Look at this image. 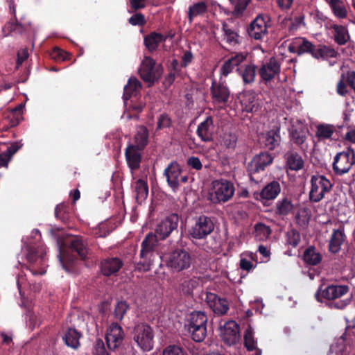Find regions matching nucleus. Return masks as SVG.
<instances>
[{"mask_svg": "<svg viewBox=\"0 0 355 355\" xmlns=\"http://www.w3.org/2000/svg\"><path fill=\"white\" fill-rule=\"evenodd\" d=\"M59 259L62 268L67 272H72V263L73 256L72 252H76L82 259H85L87 254V249L83 241L76 236H66L63 239H58Z\"/></svg>", "mask_w": 355, "mask_h": 355, "instance_id": "obj_1", "label": "nucleus"}, {"mask_svg": "<svg viewBox=\"0 0 355 355\" xmlns=\"http://www.w3.org/2000/svg\"><path fill=\"white\" fill-rule=\"evenodd\" d=\"M235 193L234 184L225 179L212 181L208 191V200L213 204L225 203L229 201Z\"/></svg>", "mask_w": 355, "mask_h": 355, "instance_id": "obj_2", "label": "nucleus"}, {"mask_svg": "<svg viewBox=\"0 0 355 355\" xmlns=\"http://www.w3.org/2000/svg\"><path fill=\"white\" fill-rule=\"evenodd\" d=\"M291 53L301 55L304 53H311L314 58H324L329 54L334 56L335 52L326 46H321L315 49L313 44L304 37H295L291 40L288 46Z\"/></svg>", "mask_w": 355, "mask_h": 355, "instance_id": "obj_3", "label": "nucleus"}, {"mask_svg": "<svg viewBox=\"0 0 355 355\" xmlns=\"http://www.w3.org/2000/svg\"><path fill=\"white\" fill-rule=\"evenodd\" d=\"M207 316L205 312H192L188 319V329L196 342L202 341L207 336Z\"/></svg>", "mask_w": 355, "mask_h": 355, "instance_id": "obj_4", "label": "nucleus"}, {"mask_svg": "<svg viewBox=\"0 0 355 355\" xmlns=\"http://www.w3.org/2000/svg\"><path fill=\"white\" fill-rule=\"evenodd\" d=\"M163 259L166 266L173 272L187 270L191 264V257L184 249L174 250L166 254Z\"/></svg>", "mask_w": 355, "mask_h": 355, "instance_id": "obj_5", "label": "nucleus"}, {"mask_svg": "<svg viewBox=\"0 0 355 355\" xmlns=\"http://www.w3.org/2000/svg\"><path fill=\"white\" fill-rule=\"evenodd\" d=\"M310 184L309 199L313 202L322 200L331 191L333 187L331 181L320 174L311 175Z\"/></svg>", "mask_w": 355, "mask_h": 355, "instance_id": "obj_6", "label": "nucleus"}, {"mask_svg": "<svg viewBox=\"0 0 355 355\" xmlns=\"http://www.w3.org/2000/svg\"><path fill=\"white\" fill-rule=\"evenodd\" d=\"M157 245V240L153 234H148L141 243L140 257L144 259L137 263L136 269L141 272L148 271L153 261V250Z\"/></svg>", "mask_w": 355, "mask_h": 355, "instance_id": "obj_7", "label": "nucleus"}, {"mask_svg": "<svg viewBox=\"0 0 355 355\" xmlns=\"http://www.w3.org/2000/svg\"><path fill=\"white\" fill-rule=\"evenodd\" d=\"M153 330L148 324H139L135 327L133 339L141 350L148 352L153 349Z\"/></svg>", "mask_w": 355, "mask_h": 355, "instance_id": "obj_8", "label": "nucleus"}, {"mask_svg": "<svg viewBox=\"0 0 355 355\" xmlns=\"http://www.w3.org/2000/svg\"><path fill=\"white\" fill-rule=\"evenodd\" d=\"M214 228V225L210 218L200 216L189 229V236L194 239H203L212 232Z\"/></svg>", "mask_w": 355, "mask_h": 355, "instance_id": "obj_9", "label": "nucleus"}, {"mask_svg": "<svg viewBox=\"0 0 355 355\" xmlns=\"http://www.w3.org/2000/svg\"><path fill=\"white\" fill-rule=\"evenodd\" d=\"M355 163V153L352 149L336 154L333 162V170L338 175H342L349 171Z\"/></svg>", "mask_w": 355, "mask_h": 355, "instance_id": "obj_10", "label": "nucleus"}, {"mask_svg": "<svg viewBox=\"0 0 355 355\" xmlns=\"http://www.w3.org/2000/svg\"><path fill=\"white\" fill-rule=\"evenodd\" d=\"M139 71L141 78L149 85L154 83L162 73V67L156 66L155 61L150 57L144 58Z\"/></svg>", "mask_w": 355, "mask_h": 355, "instance_id": "obj_11", "label": "nucleus"}, {"mask_svg": "<svg viewBox=\"0 0 355 355\" xmlns=\"http://www.w3.org/2000/svg\"><path fill=\"white\" fill-rule=\"evenodd\" d=\"M168 184L175 191L179 189L181 183L187 182L188 177L182 175L180 166L177 162H171L164 170Z\"/></svg>", "mask_w": 355, "mask_h": 355, "instance_id": "obj_12", "label": "nucleus"}, {"mask_svg": "<svg viewBox=\"0 0 355 355\" xmlns=\"http://www.w3.org/2000/svg\"><path fill=\"white\" fill-rule=\"evenodd\" d=\"M124 337L125 333L119 324L112 323L108 326L105 334V340L110 349L114 350L120 347Z\"/></svg>", "mask_w": 355, "mask_h": 355, "instance_id": "obj_13", "label": "nucleus"}, {"mask_svg": "<svg viewBox=\"0 0 355 355\" xmlns=\"http://www.w3.org/2000/svg\"><path fill=\"white\" fill-rule=\"evenodd\" d=\"M178 220V215L174 214L161 220L155 228L156 234H153L155 236L156 240L157 241V237L160 239H164L168 237L177 228Z\"/></svg>", "mask_w": 355, "mask_h": 355, "instance_id": "obj_14", "label": "nucleus"}, {"mask_svg": "<svg viewBox=\"0 0 355 355\" xmlns=\"http://www.w3.org/2000/svg\"><path fill=\"white\" fill-rule=\"evenodd\" d=\"M349 291L347 286L330 285L324 288H320L315 293V298L319 302L323 300H332L340 298Z\"/></svg>", "mask_w": 355, "mask_h": 355, "instance_id": "obj_15", "label": "nucleus"}, {"mask_svg": "<svg viewBox=\"0 0 355 355\" xmlns=\"http://www.w3.org/2000/svg\"><path fill=\"white\" fill-rule=\"evenodd\" d=\"M220 337L228 345L236 344L240 338L239 325L236 322L230 320L220 328Z\"/></svg>", "mask_w": 355, "mask_h": 355, "instance_id": "obj_16", "label": "nucleus"}, {"mask_svg": "<svg viewBox=\"0 0 355 355\" xmlns=\"http://www.w3.org/2000/svg\"><path fill=\"white\" fill-rule=\"evenodd\" d=\"M269 18L263 15H258L250 24L248 33L255 40H260L268 33V23Z\"/></svg>", "mask_w": 355, "mask_h": 355, "instance_id": "obj_17", "label": "nucleus"}, {"mask_svg": "<svg viewBox=\"0 0 355 355\" xmlns=\"http://www.w3.org/2000/svg\"><path fill=\"white\" fill-rule=\"evenodd\" d=\"M211 94L212 101L216 105L222 107L229 101L230 90L228 87L223 83L213 82L211 87Z\"/></svg>", "mask_w": 355, "mask_h": 355, "instance_id": "obj_18", "label": "nucleus"}, {"mask_svg": "<svg viewBox=\"0 0 355 355\" xmlns=\"http://www.w3.org/2000/svg\"><path fill=\"white\" fill-rule=\"evenodd\" d=\"M281 63L275 58H270L259 69V75L265 81H270L280 72Z\"/></svg>", "mask_w": 355, "mask_h": 355, "instance_id": "obj_19", "label": "nucleus"}, {"mask_svg": "<svg viewBox=\"0 0 355 355\" xmlns=\"http://www.w3.org/2000/svg\"><path fill=\"white\" fill-rule=\"evenodd\" d=\"M205 302L209 308L218 315H223L229 309V303L225 299L218 297L212 293H206Z\"/></svg>", "mask_w": 355, "mask_h": 355, "instance_id": "obj_20", "label": "nucleus"}, {"mask_svg": "<svg viewBox=\"0 0 355 355\" xmlns=\"http://www.w3.org/2000/svg\"><path fill=\"white\" fill-rule=\"evenodd\" d=\"M272 162V157L268 153H260L254 157L249 164V171L251 173H258L263 171L265 167L270 164Z\"/></svg>", "mask_w": 355, "mask_h": 355, "instance_id": "obj_21", "label": "nucleus"}, {"mask_svg": "<svg viewBox=\"0 0 355 355\" xmlns=\"http://www.w3.org/2000/svg\"><path fill=\"white\" fill-rule=\"evenodd\" d=\"M135 145H129L125 150V158L128 165L131 171L139 168L141 159V150Z\"/></svg>", "mask_w": 355, "mask_h": 355, "instance_id": "obj_22", "label": "nucleus"}, {"mask_svg": "<svg viewBox=\"0 0 355 355\" xmlns=\"http://www.w3.org/2000/svg\"><path fill=\"white\" fill-rule=\"evenodd\" d=\"M236 71L245 85H250L254 82L257 75V67L254 64L248 63L241 65Z\"/></svg>", "mask_w": 355, "mask_h": 355, "instance_id": "obj_23", "label": "nucleus"}, {"mask_svg": "<svg viewBox=\"0 0 355 355\" xmlns=\"http://www.w3.org/2000/svg\"><path fill=\"white\" fill-rule=\"evenodd\" d=\"M141 88V83L136 78H130L124 87L123 101L124 105L128 106V99L136 98Z\"/></svg>", "mask_w": 355, "mask_h": 355, "instance_id": "obj_24", "label": "nucleus"}, {"mask_svg": "<svg viewBox=\"0 0 355 355\" xmlns=\"http://www.w3.org/2000/svg\"><path fill=\"white\" fill-rule=\"evenodd\" d=\"M214 129L213 120L211 117L207 116L204 121L199 124L197 133L202 141H209L212 139Z\"/></svg>", "mask_w": 355, "mask_h": 355, "instance_id": "obj_25", "label": "nucleus"}, {"mask_svg": "<svg viewBox=\"0 0 355 355\" xmlns=\"http://www.w3.org/2000/svg\"><path fill=\"white\" fill-rule=\"evenodd\" d=\"M315 137L319 141L332 140L336 130L334 125L329 123H320L315 126Z\"/></svg>", "mask_w": 355, "mask_h": 355, "instance_id": "obj_26", "label": "nucleus"}, {"mask_svg": "<svg viewBox=\"0 0 355 355\" xmlns=\"http://www.w3.org/2000/svg\"><path fill=\"white\" fill-rule=\"evenodd\" d=\"M122 266L123 263L119 258H110L102 261L101 269L103 275L110 276L117 272Z\"/></svg>", "mask_w": 355, "mask_h": 355, "instance_id": "obj_27", "label": "nucleus"}, {"mask_svg": "<svg viewBox=\"0 0 355 355\" xmlns=\"http://www.w3.org/2000/svg\"><path fill=\"white\" fill-rule=\"evenodd\" d=\"M144 104L141 102H137L136 98L128 99V106H125V111L122 116L123 119L138 118V114L142 111Z\"/></svg>", "mask_w": 355, "mask_h": 355, "instance_id": "obj_28", "label": "nucleus"}, {"mask_svg": "<svg viewBox=\"0 0 355 355\" xmlns=\"http://www.w3.org/2000/svg\"><path fill=\"white\" fill-rule=\"evenodd\" d=\"M240 257V268L243 270L250 271L259 263L257 255L252 252H244Z\"/></svg>", "mask_w": 355, "mask_h": 355, "instance_id": "obj_29", "label": "nucleus"}, {"mask_svg": "<svg viewBox=\"0 0 355 355\" xmlns=\"http://www.w3.org/2000/svg\"><path fill=\"white\" fill-rule=\"evenodd\" d=\"M26 250L27 259L31 263L36 262L37 259H40L41 262L44 260L46 250L43 245H40L36 248L35 245L30 242L26 245Z\"/></svg>", "mask_w": 355, "mask_h": 355, "instance_id": "obj_30", "label": "nucleus"}, {"mask_svg": "<svg viewBox=\"0 0 355 355\" xmlns=\"http://www.w3.org/2000/svg\"><path fill=\"white\" fill-rule=\"evenodd\" d=\"M281 188L279 182L273 181L267 184L261 191V198L266 200L275 199L280 193Z\"/></svg>", "mask_w": 355, "mask_h": 355, "instance_id": "obj_31", "label": "nucleus"}, {"mask_svg": "<svg viewBox=\"0 0 355 355\" xmlns=\"http://www.w3.org/2000/svg\"><path fill=\"white\" fill-rule=\"evenodd\" d=\"M18 143H13L7 150L0 154V166L8 167L9 162L11 160L14 154L21 148Z\"/></svg>", "mask_w": 355, "mask_h": 355, "instance_id": "obj_32", "label": "nucleus"}, {"mask_svg": "<svg viewBox=\"0 0 355 355\" xmlns=\"http://www.w3.org/2000/svg\"><path fill=\"white\" fill-rule=\"evenodd\" d=\"M80 334L76 329H69L65 333L63 339L67 346L73 349H77L80 345Z\"/></svg>", "mask_w": 355, "mask_h": 355, "instance_id": "obj_33", "label": "nucleus"}, {"mask_svg": "<svg viewBox=\"0 0 355 355\" xmlns=\"http://www.w3.org/2000/svg\"><path fill=\"white\" fill-rule=\"evenodd\" d=\"M293 209V205L291 200L284 198L278 200L276 203V214L279 216H285L289 214Z\"/></svg>", "mask_w": 355, "mask_h": 355, "instance_id": "obj_34", "label": "nucleus"}, {"mask_svg": "<svg viewBox=\"0 0 355 355\" xmlns=\"http://www.w3.org/2000/svg\"><path fill=\"white\" fill-rule=\"evenodd\" d=\"M332 28L334 31V38L339 44H345L349 39V35L347 28L344 26L333 24Z\"/></svg>", "mask_w": 355, "mask_h": 355, "instance_id": "obj_35", "label": "nucleus"}, {"mask_svg": "<svg viewBox=\"0 0 355 355\" xmlns=\"http://www.w3.org/2000/svg\"><path fill=\"white\" fill-rule=\"evenodd\" d=\"M334 15L338 19H345L347 12L346 7L340 0H327Z\"/></svg>", "mask_w": 355, "mask_h": 355, "instance_id": "obj_36", "label": "nucleus"}, {"mask_svg": "<svg viewBox=\"0 0 355 355\" xmlns=\"http://www.w3.org/2000/svg\"><path fill=\"white\" fill-rule=\"evenodd\" d=\"M343 232L340 230H334L329 242V250L333 253H336L340 249L343 241Z\"/></svg>", "mask_w": 355, "mask_h": 355, "instance_id": "obj_37", "label": "nucleus"}, {"mask_svg": "<svg viewBox=\"0 0 355 355\" xmlns=\"http://www.w3.org/2000/svg\"><path fill=\"white\" fill-rule=\"evenodd\" d=\"M164 40L165 37L162 35L154 32L145 37L144 44L150 51H153Z\"/></svg>", "mask_w": 355, "mask_h": 355, "instance_id": "obj_38", "label": "nucleus"}, {"mask_svg": "<svg viewBox=\"0 0 355 355\" xmlns=\"http://www.w3.org/2000/svg\"><path fill=\"white\" fill-rule=\"evenodd\" d=\"M286 164L289 169L292 171H299L303 168L304 161L300 155L295 153H291L287 156Z\"/></svg>", "mask_w": 355, "mask_h": 355, "instance_id": "obj_39", "label": "nucleus"}, {"mask_svg": "<svg viewBox=\"0 0 355 355\" xmlns=\"http://www.w3.org/2000/svg\"><path fill=\"white\" fill-rule=\"evenodd\" d=\"M207 8V4L203 1L198 2L189 6L188 10L189 23L192 22L194 17L203 15L206 12Z\"/></svg>", "mask_w": 355, "mask_h": 355, "instance_id": "obj_40", "label": "nucleus"}, {"mask_svg": "<svg viewBox=\"0 0 355 355\" xmlns=\"http://www.w3.org/2000/svg\"><path fill=\"white\" fill-rule=\"evenodd\" d=\"M198 285V280L196 278L184 279L180 284L178 290L185 295H191L194 288Z\"/></svg>", "mask_w": 355, "mask_h": 355, "instance_id": "obj_41", "label": "nucleus"}, {"mask_svg": "<svg viewBox=\"0 0 355 355\" xmlns=\"http://www.w3.org/2000/svg\"><path fill=\"white\" fill-rule=\"evenodd\" d=\"M136 198L137 202H141L148 196V187L146 182L142 180H138L135 184Z\"/></svg>", "mask_w": 355, "mask_h": 355, "instance_id": "obj_42", "label": "nucleus"}, {"mask_svg": "<svg viewBox=\"0 0 355 355\" xmlns=\"http://www.w3.org/2000/svg\"><path fill=\"white\" fill-rule=\"evenodd\" d=\"M263 139L265 146L273 150L279 144V136L275 130H270L264 135Z\"/></svg>", "mask_w": 355, "mask_h": 355, "instance_id": "obj_43", "label": "nucleus"}, {"mask_svg": "<svg viewBox=\"0 0 355 355\" xmlns=\"http://www.w3.org/2000/svg\"><path fill=\"white\" fill-rule=\"evenodd\" d=\"M304 261L310 265H316L321 261V255L313 248H307L303 256Z\"/></svg>", "mask_w": 355, "mask_h": 355, "instance_id": "obj_44", "label": "nucleus"}, {"mask_svg": "<svg viewBox=\"0 0 355 355\" xmlns=\"http://www.w3.org/2000/svg\"><path fill=\"white\" fill-rule=\"evenodd\" d=\"M148 137L147 130L144 127H141L135 137V144L134 145L136 148L143 149L147 144Z\"/></svg>", "mask_w": 355, "mask_h": 355, "instance_id": "obj_45", "label": "nucleus"}, {"mask_svg": "<svg viewBox=\"0 0 355 355\" xmlns=\"http://www.w3.org/2000/svg\"><path fill=\"white\" fill-rule=\"evenodd\" d=\"M223 30L224 32V40L227 42L231 44H235L239 42V36L236 31L228 27V26L225 24H223Z\"/></svg>", "mask_w": 355, "mask_h": 355, "instance_id": "obj_46", "label": "nucleus"}, {"mask_svg": "<svg viewBox=\"0 0 355 355\" xmlns=\"http://www.w3.org/2000/svg\"><path fill=\"white\" fill-rule=\"evenodd\" d=\"M241 104L243 110L247 112H251L254 110V96L252 94H245L243 96L241 100Z\"/></svg>", "mask_w": 355, "mask_h": 355, "instance_id": "obj_47", "label": "nucleus"}, {"mask_svg": "<svg viewBox=\"0 0 355 355\" xmlns=\"http://www.w3.org/2000/svg\"><path fill=\"white\" fill-rule=\"evenodd\" d=\"M237 137L230 132H225L221 137L220 144L228 148H234L236 146Z\"/></svg>", "mask_w": 355, "mask_h": 355, "instance_id": "obj_48", "label": "nucleus"}, {"mask_svg": "<svg viewBox=\"0 0 355 355\" xmlns=\"http://www.w3.org/2000/svg\"><path fill=\"white\" fill-rule=\"evenodd\" d=\"M270 232V227L264 224L259 223L255 226V236L259 240L266 239Z\"/></svg>", "mask_w": 355, "mask_h": 355, "instance_id": "obj_49", "label": "nucleus"}, {"mask_svg": "<svg viewBox=\"0 0 355 355\" xmlns=\"http://www.w3.org/2000/svg\"><path fill=\"white\" fill-rule=\"evenodd\" d=\"M310 216L309 210L306 208H302L296 216V221L299 225L305 227L309 223Z\"/></svg>", "mask_w": 355, "mask_h": 355, "instance_id": "obj_50", "label": "nucleus"}, {"mask_svg": "<svg viewBox=\"0 0 355 355\" xmlns=\"http://www.w3.org/2000/svg\"><path fill=\"white\" fill-rule=\"evenodd\" d=\"M251 0H236L232 11L234 16L239 17L243 15Z\"/></svg>", "mask_w": 355, "mask_h": 355, "instance_id": "obj_51", "label": "nucleus"}, {"mask_svg": "<svg viewBox=\"0 0 355 355\" xmlns=\"http://www.w3.org/2000/svg\"><path fill=\"white\" fill-rule=\"evenodd\" d=\"M245 346L248 350L255 349L256 342L254 339V334L252 329L248 328L244 334Z\"/></svg>", "mask_w": 355, "mask_h": 355, "instance_id": "obj_52", "label": "nucleus"}, {"mask_svg": "<svg viewBox=\"0 0 355 355\" xmlns=\"http://www.w3.org/2000/svg\"><path fill=\"white\" fill-rule=\"evenodd\" d=\"M162 355H187V352L180 346L171 345L167 346L162 352Z\"/></svg>", "mask_w": 355, "mask_h": 355, "instance_id": "obj_53", "label": "nucleus"}, {"mask_svg": "<svg viewBox=\"0 0 355 355\" xmlns=\"http://www.w3.org/2000/svg\"><path fill=\"white\" fill-rule=\"evenodd\" d=\"M287 244L292 247H296L300 241V235L298 232L294 230L288 231L286 234Z\"/></svg>", "mask_w": 355, "mask_h": 355, "instance_id": "obj_54", "label": "nucleus"}, {"mask_svg": "<svg viewBox=\"0 0 355 355\" xmlns=\"http://www.w3.org/2000/svg\"><path fill=\"white\" fill-rule=\"evenodd\" d=\"M128 309V305L125 302H119L114 309V315L116 319L122 320L127 310Z\"/></svg>", "mask_w": 355, "mask_h": 355, "instance_id": "obj_55", "label": "nucleus"}, {"mask_svg": "<svg viewBox=\"0 0 355 355\" xmlns=\"http://www.w3.org/2000/svg\"><path fill=\"white\" fill-rule=\"evenodd\" d=\"M110 233L107 223H101L93 230V234L97 237H105Z\"/></svg>", "mask_w": 355, "mask_h": 355, "instance_id": "obj_56", "label": "nucleus"}, {"mask_svg": "<svg viewBox=\"0 0 355 355\" xmlns=\"http://www.w3.org/2000/svg\"><path fill=\"white\" fill-rule=\"evenodd\" d=\"M51 57L57 61H64L68 59L69 54L59 48H55L51 53Z\"/></svg>", "mask_w": 355, "mask_h": 355, "instance_id": "obj_57", "label": "nucleus"}, {"mask_svg": "<svg viewBox=\"0 0 355 355\" xmlns=\"http://www.w3.org/2000/svg\"><path fill=\"white\" fill-rule=\"evenodd\" d=\"M246 59V54L243 53H237L234 56H232L230 59V62L232 64V65L235 67H239L241 63H243Z\"/></svg>", "mask_w": 355, "mask_h": 355, "instance_id": "obj_58", "label": "nucleus"}, {"mask_svg": "<svg viewBox=\"0 0 355 355\" xmlns=\"http://www.w3.org/2000/svg\"><path fill=\"white\" fill-rule=\"evenodd\" d=\"M258 252L262 256V258L261 259L260 261H259V262L265 263L269 261L270 252L267 247H265L263 245H259L258 248Z\"/></svg>", "mask_w": 355, "mask_h": 355, "instance_id": "obj_59", "label": "nucleus"}, {"mask_svg": "<svg viewBox=\"0 0 355 355\" xmlns=\"http://www.w3.org/2000/svg\"><path fill=\"white\" fill-rule=\"evenodd\" d=\"M129 23L133 26H141L145 23L144 16L141 13H137L129 19Z\"/></svg>", "mask_w": 355, "mask_h": 355, "instance_id": "obj_60", "label": "nucleus"}, {"mask_svg": "<svg viewBox=\"0 0 355 355\" xmlns=\"http://www.w3.org/2000/svg\"><path fill=\"white\" fill-rule=\"evenodd\" d=\"M171 124V120L168 115L163 114H161L158 119L157 121V128L162 129L164 128H167Z\"/></svg>", "mask_w": 355, "mask_h": 355, "instance_id": "obj_61", "label": "nucleus"}, {"mask_svg": "<svg viewBox=\"0 0 355 355\" xmlns=\"http://www.w3.org/2000/svg\"><path fill=\"white\" fill-rule=\"evenodd\" d=\"M187 164L196 170H200L202 168V163L200 159L197 157H190L187 160Z\"/></svg>", "mask_w": 355, "mask_h": 355, "instance_id": "obj_62", "label": "nucleus"}, {"mask_svg": "<svg viewBox=\"0 0 355 355\" xmlns=\"http://www.w3.org/2000/svg\"><path fill=\"white\" fill-rule=\"evenodd\" d=\"M234 68V67L230 62V60H226L220 69L221 75L223 76H227L228 74L232 71Z\"/></svg>", "mask_w": 355, "mask_h": 355, "instance_id": "obj_63", "label": "nucleus"}, {"mask_svg": "<svg viewBox=\"0 0 355 355\" xmlns=\"http://www.w3.org/2000/svg\"><path fill=\"white\" fill-rule=\"evenodd\" d=\"M293 141L297 144H302L306 140V135L303 132H293L291 134Z\"/></svg>", "mask_w": 355, "mask_h": 355, "instance_id": "obj_64", "label": "nucleus"}]
</instances>
